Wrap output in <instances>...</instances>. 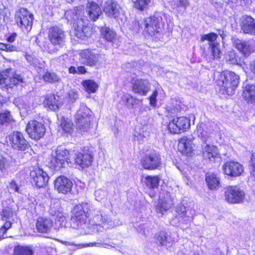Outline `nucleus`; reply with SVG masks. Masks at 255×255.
<instances>
[{"label": "nucleus", "instance_id": "1", "mask_svg": "<svg viewBox=\"0 0 255 255\" xmlns=\"http://www.w3.org/2000/svg\"><path fill=\"white\" fill-rule=\"evenodd\" d=\"M163 22L161 15L155 14L146 19H139L135 23V31H142L151 36H157L162 30Z\"/></svg>", "mask_w": 255, "mask_h": 255}, {"label": "nucleus", "instance_id": "2", "mask_svg": "<svg viewBox=\"0 0 255 255\" xmlns=\"http://www.w3.org/2000/svg\"><path fill=\"white\" fill-rule=\"evenodd\" d=\"M92 112L86 105H81L75 116L77 130L81 134L90 133L94 129L91 123Z\"/></svg>", "mask_w": 255, "mask_h": 255}, {"label": "nucleus", "instance_id": "3", "mask_svg": "<svg viewBox=\"0 0 255 255\" xmlns=\"http://www.w3.org/2000/svg\"><path fill=\"white\" fill-rule=\"evenodd\" d=\"M239 83V77L234 72L226 71L220 74L217 84L220 91L228 95L234 94L236 88Z\"/></svg>", "mask_w": 255, "mask_h": 255}, {"label": "nucleus", "instance_id": "4", "mask_svg": "<svg viewBox=\"0 0 255 255\" xmlns=\"http://www.w3.org/2000/svg\"><path fill=\"white\" fill-rule=\"evenodd\" d=\"M79 55L80 62L90 67L101 65L103 59V55L96 49L82 50Z\"/></svg>", "mask_w": 255, "mask_h": 255}, {"label": "nucleus", "instance_id": "5", "mask_svg": "<svg viewBox=\"0 0 255 255\" xmlns=\"http://www.w3.org/2000/svg\"><path fill=\"white\" fill-rule=\"evenodd\" d=\"M23 83V78L12 69L0 72V85L2 88L9 87Z\"/></svg>", "mask_w": 255, "mask_h": 255}, {"label": "nucleus", "instance_id": "6", "mask_svg": "<svg viewBox=\"0 0 255 255\" xmlns=\"http://www.w3.org/2000/svg\"><path fill=\"white\" fill-rule=\"evenodd\" d=\"M15 19L17 24L23 30L28 31L31 29L33 16L27 9L21 8L15 13Z\"/></svg>", "mask_w": 255, "mask_h": 255}, {"label": "nucleus", "instance_id": "7", "mask_svg": "<svg viewBox=\"0 0 255 255\" xmlns=\"http://www.w3.org/2000/svg\"><path fill=\"white\" fill-rule=\"evenodd\" d=\"M225 197L229 203L240 204L244 201L245 193L238 186H228L225 188Z\"/></svg>", "mask_w": 255, "mask_h": 255}, {"label": "nucleus", "instance_id": "8", "mask_svg": "<svg viewBox=\"0 0 255 255\" xmlns=\"http://www.w3.org/2000/svg\"><path fill=\"white\" fill-rule=\"evenodd\" d=\"M190 127V120L182 116L171 120L168 125V129L171 133L178 134L187 130Z\"/></svg>", "mask_w": 255, "mask_h": 255}, {"label": "nucleus", "instance_id": "9", "mask_svg": "<svg viewBox=\"0 0 255 255\" xmlns=\"http://www.w3.org/2000/svg\"><path fill=\"white\" fill-rule=\"evenodd\" d=\"M26 131L29 137L38 140L44 136L46 128L41 123L36 120H31L27 124Z\"/></svg>", "mask_w": 255, "mask_h": 255}, {"label": "nucleus", "instance_id": "10", "mask_svg": "<svg viewBox=\"0 0 255 255\" xmlns=\"http://www.w3.org/2000/svg\"><path fill=\"white\" fill-rule=\"evenodd\" d=\"M218 35L215 33H210L207 34L202 35L201 41H208L209 49L213 59L218 60L220 59L222 52L221 50V45L219 43L216 42Z\"/></svg>", "mask_w": 255, "mask_h": 255}, {"label": "nucleus", "instance_id": "11", "mask_svg": "<svg viewBox=\"0 0 255 255\" xmlns=\"http://www.w3.org/2000/svg\"><path fill=\"white\" fill-rule=\"evenodd\" d=\"M90 207V205L87 203H82L76 206L72 211L73 216L72 220L79 221L81 224L86 223L89 218Z\"/></svg>", "mask_w": 255, "mask_h": 255}, {"label": "nucleus", "instance_id": "12", "mask_svg": "<svg viewBox=\"0 0 255 255\" xmlns=\"http://www.w3.org/2000/svg\"><path fill=\"white\" fill-rule=\"evenodd\" d=\"M8 139L11 146L15 150L24 151L29 147L28 142L20 132H13L8 136Z\"/></svg>", "mask_w": 255, "mask_h": 255}, {"label": "nucleus", "instance_id": "13", "mask_svg": "<svg viewBox=\"0 0 255 255\" xmlns=\"http://www.w3.org/2000/svg\"><path fill=\"white\" fill-rule=\"evenodd\" d=\"M30 180L33 185L41 188L46 186L48 182L49 177L42 169L36 167L30 173Z\"/></svg>", "mask_w": 255, "mask_h": 255}, {"label": "nucleus", "instance_id": "14", "mask_svg": "<svg viewBox=\"0 0 255 255\" xmlns=\"http://www.w3.org/2000/svg\"><path fill=\"white\" fill-rule=\"evenodd\" d=\"M143 168L147 170H154L160 165L161 159L159 153L155 151L146 154L141 160Z\"/></svg>", "mask_w": 255, "mask_h": 255}, {"label": "nucleus", "instance_id": "15", "mask_svg": "<svg viewBox=\"0 0 255 255\" xmlns=\"http://www.w3.org/2000/svg\"><path fill=\"white\" fill-rule=\"evenodd\" d=\"M74 34L80 39H84L90 36L91 28L88 26V20L85 18L78 19L76 22L73 23Z\"/></svg>", "mask_w": 255, "mask_h": 255}, {"label": "nucleus", "instance_id": "16", "mask_svg": "<svg viewBox=\"0 0 255 255\" xmlns=\"http://www.w3.org/2000/svg\"><path fill=\"white\" fill-rule=\"evenodd\" d=\"M64 161V147L59 146L53 152L49 159V166L55 170H58L63 167Z\"/></svg>", "mask_w": 255, "mask_h": 255}, {"label": "nucleus", "instance_id": "17", "mask_svg": "<svg viewBox=\"0 0 255 255\" xmlns=\"http://www.w3.org/2000/svg\"><path fill=\"white\" fill-rule=\"evenodd\" d=\"M234 44L235 47L246 56L255 51V40L254 39L248 41L236 39Z\"/></svg>", "mask_w": 255, "mask_h": 255}, {"label": "nucleus", "instance_id": "18", "mask_svg": "<svg viewBox=\"0 0 255 255\" xmlns=\"http://www.w3.org/2000/svg\"><path fill=\"white\" fill-rule=\"evenodd\" d=\"M224 173L231 177H237L244 171L243 166L239 162L234 161L226 162L223 166Z\"/></svg>", "mask_w": 255, "mask_h": 255}, {"label": "nucleus", "instance_id": "19", "mask_svg": "<svg viewBox=\"0 0 255 255\" xmlns=\"http://www.w3.org/2000/svg\"><path fill=\"white\" fill-rule=\"evenodd\" d=\"M103 10L108 16L115 18L122 13L119 4L113 0H109L105 2Z\"/></svg>", "mask_w": 255, "mask_h": 255}, {"label": "nucleus", "instance_id": "20", "mask_svg": "<svg viewBox=\"0 0 255 255\" xmlns=\"http://www.w3.org/2000/svg\"><path fill=\"white\" fill-rule=\"evenodd\" d=\"M133 92L141 96H145L150 89L149 81L144 79H137L132 83Z\"/></svg>", "mask_w": 255, "mask_h": 255}, {"label": "nucleus", "instance_id": "21", "mask_svg": "<svg viewBox=\"0 0 255 255\" xmlns=\"http://www.w3.org/2000/svg\"><path fill=\"white\" fill-rule=\"evenodd\" d=\"M241 29L246 34L255 35V19L251 16L245 15L241 18Z\"/></svg>", "mask_w": 255, "mask_h": 255}, {"label": "nucleus", "instance_id": "22", "mask_svg": "<svg viewBox=\"0 0 255 255\" xmlns=\"http://www.w3.org/2000/svg\"><path fill=\"white\" fill-rule=\"evenodd\" d=\"M178 148L183 154L191 155L194 150V145L190 139L184 137L179 139Z\"/></svg>", "mask_w": 255, "mask_h": 255}, {"label": "nucleus", "instance_id": "23", "mask_svg": "<svg viewBox=\"0 0 255 255\" xmlns=\"http://www.w3.org/2000/svg\"><path fill=\"white\" fill-rule=\"evenodd\" d=\"M75 162L82 168H86L91 165L93 161V156L87 152H79L75 154Z\"/></svg>", "mask_w": 255, "mask_h": 255}, {"label": "nucleus", "instance_id": "24", "mask_svg": "<svg viewBox=\"0 0 255 255\" xmlns=\"http://www.w3.org/2000/svg\"><path fill=\"white\" fill-rule=\"evenodd\" d=\"M63 31L58 27H53L49 30V38L55 45H60L63 42Z\"/></svg>", "mask_w": 255, "mask_h": 255}, {"label": "nucleus", "instance_id": "25", "mask_svg": "<svg viewBox=\"0 0 255 255\" xmlns=\"http://www.w3.org/2000/svg\"><path fill=\"white\" fill-rule=\"evenodd\" d=\"M36 229L41 233H47L50 231L52 226V222L49 218L39 217L36 222Z\"/></svg>", "mask_w": 255, "mask_h": 255}, {"label": "nucleus", "instance_id": "26", "mask_svg": "<svg viewBox=\"0 0 255 255\" xmlns=\"http://www.w3.org/2000/svg\"><path fill=\"white\" fill-rule=\"evenodd\" d=\"M86 11L89 17L94 21L96 20L102 13L100 7L94 2H91L87 4Z\"/></svg>", "mask_w": 255, "mask_h": 255}, {"label": "nucleus", "instance_id": "27", "mask_svg": "<svg viewBox=\"0 0 255 255\" xmlns=\"http://www.w3.org/2000/svg\"><path fill=\"white\" fill-rule=\"evenodd\" d=\"M243 96L248 103H255V84L247 85L244 88Z\"/></svg>", "mask_w": 255, "mask_h": 255}, {"label": "nucleus", "instance_id": "28", "mask_svg": "<svg viewBox=\"0 0 255 255\" xmlns=\"http://www.w3.org/2000/svg\"><path fill=\"white\" fill-rule=\"evenodd\" d=\"M13 215V211L11 206L4 208L0 213L2 219L1 221L2 222V224L5 225L6 223L8 222L10 223V228L14 221Z\"/></svg>", "mask_w": 255, "mask_h": 255}, {"label": "nucleus", "instance_id": "29", "mask_svg": "<svg viewBox=\"0 0 255 255\" xmlns=\"http://www.w3.org/2000/svg\"><path fill=\"white\" fill-rule=\"evenodd\" d=\"M59 97L54 95H49L46 96L44 102V105L50 110L56 111L59 108Z\"/></svg>", "mask_w": 255, "mask_h": 255}, {"label": "nucleus", "instance_id": "30", "mask_svg": "<svg viewBox=\"0 0 255 255\" xmlns=\"http://www.w3.org/2000/svg\"><path fill=\"white\" fill-rule=\"evenodd\" d=\"M173 205V201L170 198L169 196L167 195L166 198L160 199L156 206V210L157 212L163 214V211H166L169 210Z\"/></svg>", "mask_w": 255, "mask_h": 255}, {"label": "nucleus", "instance_id": "31", "mask_svg": "<svg viewBox=\"0 0 255 255\" xmlns=\"http://www.w3.org/2000/svg\"><path fill=\"white\" fill-rule=\"evenodd\" d=\"M218 154L217 147L213 145L206 144L203 147V155L210 161H214Z\"/></svg>", "mask_w": 255, "mask_h": 255}, {"label": "nucleus", "instance_id": "32", "mask_svg": "<svg viewBox=\"0 0 255 255\" xmlns=\"http://www.w3.org/2000/svg\"><path fill=\"white\" fill-rule=\"evenodd\" d=\"M160 180V179L157 176H146L141 179V182L150 189L157 188Z\"/></svg>", "mask_w": 255, "mask_h": 255}, {"label": "nucleus", "instance_id": "33", "mask_svg": "<svg viewBox=\"0 0 255 255\" xmlns=\"http://www.w3.org/2000/svg\"><path fill=\"white\" fill-rule=\"evenodd\" d=\"M205 180L210 189H216L219 187V179L216 174L213 173L207 174Z\"/></svg>", "mask_w": 255, "mask_h": 255}, {"label": "nucleus", "instance_id": "34", "mask_svg": "<svg viewBox=\"0 0 255 255\" xmlns=\"http://www.w3.org/2000/svg\"><path fill=\"white\" fill-rule=\"evenodd\" d=\"M32 248L29 246H17L15 247L13 255H33Z\"/></svg>", "mask_w": 255, "mask_h": 255}, {"label": "nucleus", "instance_id": "35", "mask_svg": "<svg viewBox=\"0 0 255 255\" xmlns=\"http://www.w3.org/2000/svg\"><path fill=\"white\" fill-rule=\"evenodd\" d=\"M101 33L104 39L109 42H113L116 38V33L109 27H102Z\"/></svg>", "mask_w": 255, "mask_h": 255}, {"label": "nucleus", "instance_id": "36", "mask_svg": "<svg viewBox=\"0 0 255 255\" xmlns=\"http://www.w3.org/2000/svg\"><path fill=\"white\" fill-rule=\"evenodd\" d=\"M121 102L128 108H133L136 100L129 94H125L121 97Z\"/></svg>", "mask_w": 255, "mask_h": 255}, {"label": "nucleus", "instance_id": "37", "mask_svg": "<svg viewBox=\"0 0 255 255\" xmlns=\"http://www.w3.org/2000/svg\"><path fill=\"white\" fill-rule=\"evenodd\" d=\"M154 239L156 243L161 246L166 245L167 243L171 242L170 238L168 237V235L164 232H160L156 234L154 236Z\"/></svg>", "mask_w": 255, "mask_h": 255}, {"label": "nucleus", "instance_id": "38", "mask_svg": "<svg viewBox=\"0 0 255 255\" xmlns=\"http://www.w3.org/2000/svg\"><path fill=\"white\" fill-rule=\"evenodd\" d=\"M82 85L85 88L86 91L89 93H95L98 87V84L93 80H87L82 82Z\"/></svg>", "mask_w": 255, "mask_h": 255}, {"label": "nucleus", "instance_id": "39", "mask_svg": "<svg viewBox=\"0 0 255 255\" xmlns=\"http://www.w3.org/2000/svg\"><path fill=\"white\" fill-rule=\"evenodd\" d=\"M226 62L232 65L239 64V58L234 50L228 51L225 55Z\"/></svg>", "mask_w": 255, "mask_h": 255}, {"label": "nucleus", "instance_id": "40", "mask_svg": "<svg viewBox=\"0 0 255 255\" xmlns=\"http://www.w3.org/2000/svg\"><path fill=\"white\" fill-rule=\"evenodd\" d=\"M189 4V0H175L173 6L179 12L185 10Z\"/></svg>", "mask_w": 255, "mask_h": 255}, {"label": "nucleus", "instance_id": "41", "mask_svg": "<svg viewBox=\"0 0 255 255\" xmlns=\"http://www.w3.org/2000/svg\"><path fill=\"white\" fill-rule=\"evenodd\" d=\"M42 79L45 82L49 83H55L58 82L60 78L59 77L53 72H50L46 71L42 75Z\"/></svg>", "mask_w": 255, "mask_h": 255}, {"label": "nucleus", "instance_id": "42", "mask_svg": "<svg viewBox=\"0 0 255 255\" xmlns=\"http://www.w3.org/2000/svg\"><path fill=\"white\" fill-rule=\"evenodd\" d=\"M78 98V94L75 89H71L66 94L65 97V102L70 105L76 101Z\"/></svg>", "mask_w": 255, "mask_h": 255}, {"label": "nucleus", "instance_id": "43", "mask_svg": "<svg viewBox=\"0 0 255 255\" xmlns=\"http://www.w3.org/2000/svg\"><path fill=\"white\" fill-rule=\"evenodd\" d=\"M150 0H135L134 1V7L136 9L143 11L148 8Z\"/></svg>", "mask_w": 255, "mask_h": 255}, {"label": "nucleus", "instance_id": "44", "mask_svg": "<svg viewBox=\"0 0 255 255\" xmlns=\"http://www.w3.org/2000/svg\"><path fill=\"white\" fill-rule=\"evenodd\" d=\"M54 187L59 193H64V176H60L55 179Z\"/></svg>", "mask_w": 255, "mask_h": 255}, {"label": "nucleus", "instance_id": "45", "mask_svg": "<svg viewBox=\"0 0 255 255\" xmlns=\"http://www.w3.org/2000/svg\"><path fill=\"white\" fill-rule=\"evenodd\" d=\"M84 10V7L82 5H80L75 8L74 11L73 12V13H75V14L73 17V19L74 21V22H76L78 19H80L81 18H83Z\"/></svg>", "mask_w": 255, "mask_h": 255}, {"label": "nucleus", "instance_id": "46", "mask_svg": "<svg viewBox=\"0 0 255 255\" xmlns=\"http://www.w3.org/2000/svg\"><path fill=\"white\" fill-rule=\"evenodd\" d=\"M13 121V118L9 112L4 111L0 114V124L2 125L5 123H9Z\"/></svg>", "mask_w": 255, "mask_h": 255}, {"label": "nucleus", "instance_id": "47", "mask_svg": "<svg viewBox=\"0 0 255 255\" xmlns=\"http://www.w3.org/2000/svg\"><path fill=\"white\" fill-rule=\"evenodd\" d=\"M197 132L198 135L202 138L203 140H206L210 134L209 132L206 130V126L203 124L197 127Z\"/></svg>", "mask_w": 255, "mask_h": 255}, {"label": "nucleus", "instance_id": "48", "mask_svg": "<svg viewBox=\"0 0 255 255\" xmlns=\"http://www.w3.org/2000/svg\"><path fill=\"white\" fill-rule=\"evenodd\" d=\"M148 136V135L146 133H142L140 132L135 131L133 139L135 141H137L138 143L140 144L144 141L145 139H147Z\"/></svg>", "mask_w": 255, "mask_h": 255}, {"label": "nucleus", "instance_id": "49", "mask_svg": "<svg viewBox=\"0 0 255 255\" xmlns=\"http://www.w3.org/2000/svg\"><path fill=\"white\" fill-rule=\"evenodd\" d=\"M94 220L96 224L102 225L108 221L107 216H103L102 214L97 215L94 217Z\"/></svg>", "mask_w": 255, "mask_h": 255}, {"label": "nucleus", "instance_id": "50", "mask_svg": "<svg viewBox=\"0 0 255 255\" xmlns=\"http://www.w3.org/2000/svg\"><path fill=\"white\" fill-rule=\"evenodd\" d=\"M250 163V172L252 175L255 176V152L252 154Z\"/></svg>", "mask_w": 255, "mask_h": 255}, {"label": "nucleus", "instance_id": "51", "mask_svg": "<svg viewBox=\"0 0 255 255\" xmlns=\"http://www.w3.org/2000/svg\"><path fill=\"white\" fill-rule=\"evenodd\" d=\"M74 125L71 121L65 120V133L67 132L71 134L73 131Z\"/></svg>", "mask_w": 255, "mask_h": 255}, {"label": "nucleus", "instance_id": "52", "mask_svg": "<svg viewBox=\"0 0 255 255\" xmlns=\"http://www.w3.org/2000/svg\"><path fill=\"white\" fill-rule=\"evenodd\" d=\"M9 229H10V223L8 222L5 225H0V240L4 238V235Z\"/></svg>", "mask_w": 255, "mask_h": 255}, {"label": "nucleus", "instance_id": "53", "mask_svg": "<svg viewBox=\"0 0 255 255\" xmlns=\"http://www.w3.org/2000/svg\"><path fill=\"white\" fill-rule=\"evenodd\" d=\"M157 95V91L155 90L149 97V104L151 106L154 107L156 105Z\"/></svg>", "mask_w": 255, "mask_h": 255}, {"label": "nucleus", "instance_id": "54", "mask_svg": "<svg viewBox=\"0 0 255 255\" xmlns=\"http://www.w3.org/2000/svg\"><path fill=\"white\" fill-rule=\"evenodd\" d=\"M73 182L69 179L65 177V194L67 192H71L73 187Z\"/></svg>", "mask_w": 255, "mask_h": 255}, {"label": "nucleus", "instance_id": "55", "mask_svg": "<svg viewBox=\"0 0 255 255\" xmlns=\"http://www.w3.org/2000/svg\"><path fill=\"white\" fill-rule=\"evenodd\" d=\"M8 188L10 192H19V187L14 181H12L9 183Z\"/></svg>", "mask_w": 255, "mask_h": 255}, {"label": "nucleus", "instance_id": "56", "mask_svg": "<svg viewBox=\"0 0 255 255\" xmlns=\"http://www.w3.org/2000/svg\"><path fill=\"white\" fill-rule=\"evenodd\" d=\"M7 52L17 51V48L16 46L10 44H5V50Z\"/></svg>", "mask_w": 255, "mask_h": 255}, {"label": "nucleus", "instance_id": "57", "mask_svg": "<svg viewBox=\"0 0 255 255\" xmlns=\"http://www.w3.org/2000/svg\"><path fill=\"white\" fill-rule=\"evenodd\" d=\"M178 110V108L177 107L174 108L173 109H172L170 107H168L167 108V117H169V116L172 117V115L175 114L176 112Z\"/></svg>", "mask_w": 255, "mask_h": 255}, {"label": "nucleus", "instance_id": "58", "mask_svg": "<svg viewBox=\"0 0 255 255\" xmlns=\"http://www.w3.org/2000/svg\"><path fill=\"white\" fill-rule=\"evenodd\" d=\"M249 70L252 74L255 75V59L250 62L249 64Z\"/></svg>", "mask_w": 255, "mask_h": 255}, {"label": "nucleus", "instance_id": "59", "mask_svg": "<svg viewBox=\"0 0 255 255\" xmlns=\"http://www.w3.org/2000/svg\"><path fill=\"white\" fill-rule=\"evenodd\" d=\"M87 72L86 69L84 66H78L77 68L76 73L84 74Z\"/></svg>", "mask_w": 255, "mask_h": 255}, {"label": "nucleus", "instance_id": "60", "mask_svg": "<svg viewBox=\"0 0 255 255\" xmlns=\"http://www.w3.org/2000/svg\"><path fill=\"white\" fill-rule=\"evenodd\" d=\"M242 6H248L251 3V0H237Z\"/></svg>", "mask_w": 255, "mask_h": 255}, {"label": "nucleus", "instance_id": "61", "mask_svg": "<svg viewBox=\"0 0 255 255\" xmlns=\"http://www.w3.org/2000/svg\"><path fill=\"white\" fill-rule=\"evenodd\" d=\"M16 36V34L15 33H13L7 37V41L10 43L13 42L15 41Z\"/></svg>", "mask_w": 255, "mask_h": 255}, {"label": "nucleus", "instance_id": "62", "mask_svg": "<svg viewBox=\"0 0 255 255\" xmlns=\"http://www.w3.org/2000/svg\"><path fill=\"white\" fill-rule=\"evenodd\" d=\"M6 162V158H4L2 156L0 155V169H1L3 167L4 164Z\"/></svg>", "mask_w": 255, "mask_h": 255}, {"label": "nucleus", "instance_id": "63", "mask_svg": "<svg viewBox=\"0 0 255 255\" xmlns=\"http://www.w3.org/2000/svg\"><path fill=\"white\" fill-rule=\"evenodd\" d=\"M137 230L139 233L145 234L144 226L143 225H139L137 228Z\"/></svg>", "mask_w": 255, "mask_h": 255}, {"label": "nucleus", "instance_id": "64", "mask_svg": "<svg viewBox=\"0 0 255 255\" xmlns=\"http://www.w3.org/2000/svg\"><path fill=\"white\" fill-rule=\"evenodd\" d=\"M100 244L99 243H96V242H93V243H90L88 244H85V245H83L82 246L83 247H93V246H96L98 245H99Z\"/></svg>", "mask_w": 255, "mask_h": 255}]
</instances>
